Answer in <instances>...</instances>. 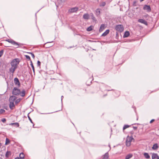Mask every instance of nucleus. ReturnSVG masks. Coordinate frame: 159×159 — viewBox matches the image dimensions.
<instances>
[{
    "instance_id": "f257e3e1",
    "label": "nucleus",
    "mask_w": 159,
    "mask_h": 159,
    "mask_svg": "<svg viewBox=\"0 0 159 159\" xmlns=\"http://www.w3.org/2000/svg\"><path fill=\"white\" fill-rule=\"evenodd\" d=\"M20 61L18 58L13 59L11 62V67L9 69V72L13 74L16 69L17 68Z\"/></svg>"
},
{
    "instance_id": "f03ea898",
    "label": "nucleus",
    "mask_w": 159,
    "mask_h": 159,
    "mask_svg": "<svg viewBox=\"0 0 159 159\" xmlns=\"http://www.w3.org/2000/svg\"><path fill=\"white\" fill-rule=\"evenodd\" d=\"M6 41L11 43L13 45L16 46V48H18L19 47H20L21 46L23 45V44L18 43L12 39H8L6 40Z\"/></svg>"
},
{
    "instance_id": "7ed1b4c3",
    "label": "nucleus",
    "mask_w": 159,
    "mask_h": 159,
    "mask_svg": "<svg viewBox=\"0 0 159 159\" xmlns=\"http://www.w3.org/2000/svg\"><path fill=\"white\" fill-rule=\"evenodd\" d=\"M115 29L116 30L119 32H122L124 30V27L122 25H116L115 27Z\"/></svg>"
},
{
    "instance_id": "20e7f679",
    "label": "nucleus",
    "mask_w": 159,
    "mask_h": 159,
    "mask_svg": "<svg viewBox=\"0 0 159 159\" xmlns=\"http://www.w3.org/2000/svg\"><path fill=\"white\" fill-rule=\"evenodd\" d=\"M133 139H134L133 138L132 136L128 137L126 139V145L128 147H129L131 145V142Z\"/></svg>"
},
{
    "instance_id": "39448f33",
    "label": "nucleus",
    "mask_w": 159,
    "mask_h": 159,
    "mask_svg": "<svg viewBox=\"0 0 159 159\" xmlns=\"http://www.w3.org/2000/svg\"><path fill=\"white\" fill-rule=\"evenodd\" d=\"M21 91L20 89L16 87H14L13 89L12 94L15 95H19Z\"/></svg>"
},
{
    "instance_id": "423d86ee",
    "label": "nucleus",
    "mask_w": 159,
    "mask_h": 159,
    "mask_svg": "<svg viewBox=\"0 0 159 159\" xmlns=\"http://www.w3.org/2000/svg\"><path fill=\"white\" fill-rule=\"evenodd\" d=\"M143 9L144 10L148 12H150L151 11V9L149 5H144Z\"/></svg>"
},
{
    "instance_id": "0eeeda50",
    "label": "nucleus",
    "mask_w": 159,
    "mask_h": 159,
    "mask_svg": "<svg viewBox=\"0 0 159 159\" xmlns=\"http://www.w3.org/2000/svg\"><path fill=\"white\" fill-rule=\"evenodd\" d=\"M78 7H75L72 8L69 10V11L70 13L75 12L78 10Z\"/></svg>"
},
{
    "instance_id": "6e6552de",
    "label": "nucleus",
    "mask_w": 159,
    "mask_h": 159,
    "mask_svg": "<svg viewBox=\"0 0 159 159\" xmlns=\"http://www.w3.org/2000/svg\"><path fill=\"white\" fill-rule=\"evenodd\" d=\"M14 82L16 85L19 87L20 86V83L18 79L17 78H15L14 79Z\"/></svg>"
},
{
    "instance_id": "1a4fd4ad",
    "label": "nucleus",
    "mask_w": 159,
    "mask_h": 159,
    "mask_svg": "<svg viewBox=\"0 0 159 159\" xmlns=\"http://www.w3.org/2000/svg\"><path fill=\"white\" fill-rule=\"evenodd\" d=\"M138 22H139L143 24L146 25H148L147 22L143 19H139L138 20Z\"/></svg>"
},
{
    "instance_id": "9d476101",
    "label": "nucleus",
    "mask_w": 159,
    "mask_h": 159,
    "mask_svg": "<svg viewBox=\"0 0 159 159\" xmlns=\"http://www.w3.org/2000/svg\"><path fill=\"white\" fill-rule=\"evenodd\" d=\"M16 98V96H11L9 98V101L10 102H14Z\"/></svg>"
},
{
    "instance_id": "9b49d317",
    "label": "nucleus",
    "mask_w": 159,
    "mask_h": 159,
    "mask_svg": "<svg viewBox=\"0 0 159 159\" xmlns=\"http://www.w3.org/2000/svg\"><path fill=\"white\" fill-rule=\"evenodd\" d=\"M152 159H159V157L157 154L153 153L152 156Z\"/></svg>"
},
{
    "instance_id": "f8f14e48",
    "label": "nucleus",
    "mask_w": 159,
    "mask_h": 159,
    "mask_svg": "<svg viewBox=\"0 0 159 159\" xmlns=\"http://www.w3.org/2000/svg\"><path fill=\"white\" fill-rule=\"evenodd\" d=\"M83 18L84 19L88 20L89 19V16L88 13H85L83 16Z\"/></svg>"
},
{
    "instance_id": "ddd939ff",
    "label": "nucleus",
    "mask_w": 159,
    "mask_h": 159,
    "mask_svg": "<svg viewBox=\"0 0 159 159\" xmlns=\"http://www.w3.org/2000/svg\"><path fill=\"white\" fill-rule=\"evenodd\" d=\"M102 159H109V154L108 152H106L103 156Z\"/></svg>"
},
{
    "instance_id": "4468645a",
    "label": "nucleus",
    "mask_w": 159,
    "mask_h": 159,
    "mask_svg": "<svg viewBox=\"0 0 159 159\" xmlns=\"http://www.w3.org/2000/svg\"><path fill=\"white\" fill-rule=\"evenodd\" d=\"M129 35L130 33L128 31H126L125 32L123 37L124 38H127Z\"/></svg>"
},
{
    "instance_id": "2eb2a0df",
    "label": "nucleus",
    "mask_w": 159,
    "mask_h": 159,
    "mask_svg": "<svg viewBox=\"0 0 159 159\" xmlns=\"http://www.w3.org/2000/svg\"><path fill=\"white\" fill-rule=\"evenodd\" d=\"M14 102H10L9 107L11 110L13 109V107H15V105H14Z\"/></svg>"
},
{
    "instance_id": "dca6fc26",
    "label": "nucleus",
    "mask_w": 159,
    "mask_h": 159,
    "mask_svg": "<svg viewBox=\"0 0 159 159\" xmlns=\"http://www.w3.org/2000/svg\"><path fill=\"white\" fill-rule=\"evenodd\" d=\"M105 29V25L102 24L101 25L99 29V32H102Z\"/></svg>"
},
{
    "instance_id": "f3484780",
    "label": "nucleus",
    "mask_w": 159,
    "mask_h": 159,
    "mask_svg": "<svg viewBox=\"0 0 159 159\" xmlns=\"http://www.w3.org/2000/svg\"><path fill=\"white\" fill-rule=\"evenodd\" d=\"M110 30H106L102 34V36H106L109 32Z\"/></svg>"
},
{
    "instance_id": "a211bd4d",
    "label": "nucleus",
    "mask_w": 159,
    "mask_h": 159,
    "mask_svg": "<svg viewBox=\"0 0 159 159\" xmlns=\"http://www.w3.org/2000/svg\"><path fill=\"white\" fill-rule=\"evenodd\" d=\"M143 155L145 158L149 159L150 158V156L148 153L144 152L143 153Z\"/></svg>"
},
{
    "instance_id": "6ab92c4d",
    "label": "nucleus",
    "mask_w": 159,
    "mask_h": 159,
    "mask_svg": "<svg viewBox=\"0 0 159 159\" xmlns=\"http://www.w3.org/2000/svg\"><path fill=\"white\" fill-rule=\"evenodd\" d=\"M9 125H14L16 126V127H19V124L17 122L11 123Z\"/></svg>"
},
{
    "instance_id": "aec40b11",
    "label": "nucleus",
    "mask_w": 159,
    "mask_h": 159,
    "mask_svg": "<svg viewBox=\"0 0 159 159\" xmlns=\"http://www.w3.org/2000/svg\"><path fill=\"white\" fill-rule=\"evenodd\" d=\"M158 148V146L157 144V143H155L153 145L152 148L153 150H156Z\"/></svg>"
},
{
    "instance_id": "412c9836",
    "label": "nucleus",
    "mask_w": 159,
    "mask_h": 159,
    "mask_svg": "<svg viewBox=\"0 0 159 159\" xmlns=\"http://www.w3.org/2000/svg\"><path fill=\"white\" fill-rule=\"evenodd\" d=\"M25 90H23L21 92L20 95L21 96L23 97L25 96Z\"/></svg>"
},
{
    "instance_id": "4be33fe9",
    "label": "nucleus",
    "mask_w": 159,
    "mask_h": 159,
    "mask_svg": "<svg viewBox=\"0 0 159 159\" xmlns=\"http://www.w3.org/2000/svg\"><path fill=\"white\" fill-rule=\"evenodd\" d=\"M133 156V155L131 154H129L126 155L125 157V159H129L132 157Z\"/></svg>"
},
{
    "instance_id": "5701e85b",
    "label": "nucleus",
    "mask_w": 159,
    "mask_h": 159,
    "mask_svg": "<svg viewBox=\"0 0 159 159\" xmlns=\"http://www.w3.org/2000/svg\"><path fill=\"white\" fill-rule=\"evenodd\" d=\"M96 14L97 16H98L99 15L100 13V9L98 8L96 10Z\"/></svg>"
},
{
    "instance_id": "b1692460",
    "label": "nucleus",
    "mask_w": 159,
    "mask_h": 159,
    "mask_svg": "<svg viewBox=\"0 0 159 159\" xmlns=\"http://www.w3.org/2000/svg\"><path fill=\"white\" fill-rule=\"evenodd\" d=\"M11 155V152L10 151H7L6 153V157H8L10 155Z\"/></svg>"
},
{
    "instance_id": "393cba45",
    "label": "nucleus",
    "mask_w": 159,
    "mask_h": 159,
    "mask_svg": "<svg viewBox=\"0 0 159 159\" xmlns=\"http://www.w3.org/2000/svg\"><path fill=\"white\" fill-rule=\"evenodd\" d=\"M30 65L32 67V70H33V71L34 72V74L35 73V69H34V66L33 65V63H32V61H31V62H30Z\"/></svg>"
},
{
    "instance_id": "a878e982",
    "label": "nucleus",
    "mask_w": 159,
    "mask_h": 159,
    "mask_svg": "<svg viewBox=\"0 0 159 159\" xmlns=\"http://www.w3.org/2000/svg\"><path fill=\"white\" fill-rule=\"evenodd\" d=\"M93 26L92 25H91L87 28V30L88 31H91L93 30Z\"/></svg>"
},
{
    "instance_id": "bb28decb",
    "label": "nucleus",
    "mask_w": 159,
    "mask_h": 159,
    "mask_svg": "<svg viewBox=\"0 0 159 159\" xmlns=\"http://www.w3.org/2000/svg\"><path fill=\"white\" fill-rule=\"evenodd\" d=\"M25 58L27 61H30V62H31V60L29 56L27 55H25Z\"/></svg>"
},
{
    "instance_id": "cd10ccee",
    "label": "nucleus",
    "mask_w": 159,
    "mask_h": 159,
    "mask_svg": "<svg viewBox=\"0 0 159 159\" xmlns=\"http://www.w3.org/2000/svg\"><path fill=\"white\" fill-rule=\"evenodd\" d=\"M19 156V158H20V159H23L24 158L25 155L22 152L20 154Z\"/></svg>"
},
{
    "instance_id": "c85d7f7f",
    "label": "nucleus",
    "mask_w": 159,
    "mask_h": 159,
    "mask_svg": "<svg viewBox=\"0 0 159 159\" xmlns=\"http://www.w3.org/2000/svg\"><path fill=\"white\" fill-rule=\"evenodd\" d=\"M90 15L91 17V18L94 20H95L96 19L95 17L94 16L93 14V13H91Z\"/></svg>"
},
{
    "instance_id": "c756f323",
    "label": "nucleus",
    "mask_w": 159,
    "mask_h": 159,
    "mask_svg": "<svg viewBox=\"0 0 159 159\" xmlns=\"http://www.w3.org/2000/svg\"><path fill=\"white\" fill-rule=\"evenodd\" d=\"M10 143V141L9 139L8 138H6V143L5 145H7L8 143Z\"/></svg>"
},
{
    "instance_id": "7c9ffc66",
    "label": "nucleus",
    "mask_w": 159,
    "mask_h": 159,
    "mask_svg": "<svg viewBox=\"0 0 159 159\" xmlns=\"http://www.w3.org/2000/svg\"><path fill=\"white\" fill-rule=\"evenodd\" d=\"M129 126L128 125H125L123 127V130H124L126 129L129 128Z\"/></svg>"
},
{
    "instance_id": "2f4dec72",
    "label": "nucleus",
    "mask_w": 159,
    "mask_h": 159,
    "mask_svg": "<svg viewBox=\"0 0 159 159\" xmlns=\"http://www.w3.org/2000/svg\"><path fill=\"white\" fill-rule=\"evenodd\" d=\"M21 100V99L20 98H18V99H17L16 101H15V103L16 104H17L18 103H19L20 101Z\"/></svg>"
},
{
    "instance_id": "473e14b6",
    "label": "nucleus",
    "mask_w": 159,
    "mask_h": 159,
    "mask_svg": "<svg viewBox=\"0 0 159 159\" xmlns=\"http://www.w3.org/2000/svg\"><path fill=\"white\" fill-rule=\"evenodd\" d=\"M29 113L28 114V119H29V120H30V122H31V123L32 124H33L34 123L33 122L31 119V118H30V117L29 116Z\"/></svg>"
},
{
    "instance_id": "72a5a7b5",
    "label": "nucleus",
    "mask_w": 159,
    "mask_h": 159,
    "mask_svg": "<svg viewBox=\"0 0 159 159\" xmlns=\"http://www.w3.org/2000/svg\"><path fill=\"white\" fill-rule=\"evenodd\" d=\"M28 53L31 54V56L34 59L35 57V56L34 53L32 52H28Z\"/></svg>"
},
{
    "instance_id": "f704fd0d",
    "label": "nucleus",
    "mask_w": 159,
    "mask_h": 159,
    "mask_svg": "<svg viewBox=\"0 0 159 159\" xmlns=\"http://www.w3.org/2000/svg\"><path fill=\"white\" fill-rule=\"evenodd\" d=\"M3 50H0V57H1L3 54Z\"/></svg>"
},
{
    "instance_id": "c9c22d12",
    "label": "nucleus",
    "mask_w": 159,
    "mask_h": 159,
    "mask_svg": "<svg viewBox=\"0 0 159 159\" xmlns=\"http://www.w3.org/2000/svg\"><path fill=\"white\" fill-rule=\"evenodd\" d=\"M5 112V110L3 109H0V114H2L4 113Z\"/></svg>"
},
{
    "instance_id": "e433bc0d",
    "label": "nucleus",
    "mask_w": 159,
    "mask_h": 159,
    "mask_svg": "<svg viewBox=\"0 0 159 159\" xmlns=\"http://www.w3.org/2000/svg\"><path fill=\"white\" fill-rule=\"evenodd\" d=\"M1 121L2 122L4 123L6 121V120L5 118H2V119Z\"/></svg>"
},
{
    "instance_id": "4c0bfd02",
    "label": "nucleus",
    "mask_w": 159,
    "mask_h": 159,
    "mask_svg": "<svg viewBox=\"0 0 159 159\" xmlns=\"http://www.w3.org/2000/svg\"><path fill=\"white\" fill-rule=\"evenodd\" d=\"M41 64V62L39 61H37V65L38 66H40Z\"/></svg>"
},
{
    "instance_id": "58836bf2",
    "label": "nucleus",
    "mask_w": 159,
    "mask_h": 159,
    "mask_svg": "<svg viewBox=\"0 0 159 159\" xmlns=\"http://www.w3.org/2000/svg\"><path fill=\"white\" fill-rule=\"evenodd\" d=\"M106 5V3L105 2H103L102 3L101 5V6H104Z\"/></svg>"
},
{
    "instance_id": "ea45409f",
    "label": "nucleus",
    "mask_w": 159,
    "mask_h": 159,
    "mask_svg": "<svg viewBox=\"0 0 159 159\" xmlns=\"http://www.w3.org/2000/svg\"><path fill=\"white\" fill-rule=\"evenodd\" d=\"M136 3V1H134L133 2V5L134 6H136V5H135Z\"/></svg>"
},
{
    "instance_id": "a19ab883",
    "label": "nucleus",
    "mask_w": 159,
    "mask_h": 159,
    "mask_svg": "<svg viewBox=\"0 0 159 159\" xmlns=\"http://www.w3.org/2000/svg\"><path fill=\"white\" fill-rule=\"evenodd\" d=\"M154 121V119H152V120L150 121V123H152L153 121Z\"/></svg>"
},
{
    "instance_id": "79ce46f5",
    "label": "nucleus",
    "mask_w": 159,
    "mask_h": 159,
    "mask_svg": "<svg viewBox=\"0 0 159 159\" xmlns=\"http://www.w3.org/2000/svg\"><path fill=\"white\" fill-rule=\"evenodd\" d=\"M144 16L145 17H146L147 16H148V14H146V15H145Z\"/></svg>"
},
{
    "instance_id": "37998d69",
    "label": "nucleus",
    "mask_w": 159,
    "mask_h": 159,
    "mask_svg": "<svg viewBox=\"0 0 159 159\" xmlns=\"http://www.w3.org/2000/svg\"><path fill=\"white\" fill-rule=\"evenodd\" d=\"M63 96H61V101L62 100L63 98Z\"/></svg>"
},
{
    "instance_id": "c03bdc74",
    "label": "nucleus",
    "mask_w": 159,
    "mask_h": 159,
    "mask_svg": "<svg viewBox=\"0 0 159 159\" xmlns=\"http://www.w3.org/2000/svg\"><path fill=\"white\" fill-rule=\"evenodd\" d=\"M15 159H20V158H19V157H17Z\"/></svg>"
},
{
    "instance_id": "a18cd8bd",
    "label": "nucleus",
    "mask_w": 159,
    "mask_h": 159,
    "mask_svg": "<svg viewBox=\"0 0 159 159\" xmlns=\"http://www.w3.org/2000/svg\"><path fill=\"white\" fill-rule=\"evenodd\" d=\"M89 41H90V42H93V41H91V40H89Z\"/></svg>"
},
{
    "instance_id": "49530a36",
    "label": "nucleus",
    "mask_w": 159,
    "mask_h": 159,
    "mask_svg": "<svg viewBox=\"0 0 159 159\" xmlns=\"http://www.w3.org/2000/svg\"><path fill=\"white\" fill-rule=\"evenodd\" d=\"M50 42H47V43H49Z\"/></svg>"
},
{
    "instance_id": "de8ad7c7",
    "label": "nucleus",
    "mask_w": 159,
    "mask_h": 159,
    "mask_svg": "<svg viewBox=\"0 0 159 159\" xmlns=\"http://www.w3.org/2000/svg\"><path fill=\"white\" fill-rule=\"evenodd\" d=\"M0 144L1 145V143H0Z\"/></svg>"
}]
</instances>
